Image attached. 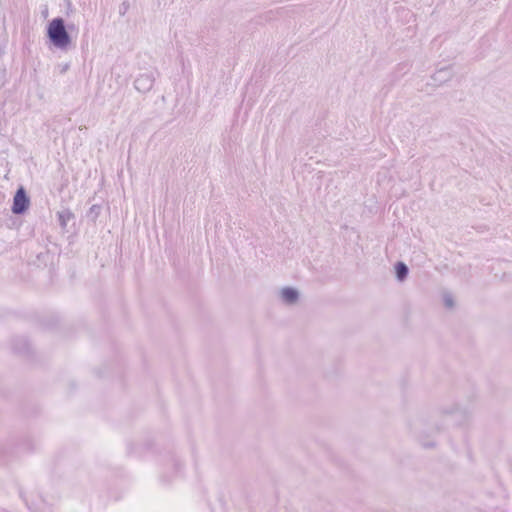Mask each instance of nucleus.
<instances>
[{
	"mask_svg": "<svg viewBox=\"0 0 512 512\" xmlns=\"http://www.w3.org/2000/svg\"><path fill=\"white\" fill-rule=\"evenodd\" d=\"M173 468L175 477L178 475L181 469V464L178 462L174 457L170 459V462L168 463V468Z\"/></svg>",
	"mask_w": 512,
	"mask_h": 512,
	"instance_id": "1a4fd4ad",
	"label": "nucleus"
},
{
	"mask_svg": "<svg viewBox=\"0 0 512 512\" xmlns=\"http://www.w3.org/2000/svg\"><path fill=\"white\" fill-rule=\"evenodd\" d=\"M395 272L397 279L402 282L406 279L409 269L404 262H397L395 265Z\"/></svg>",
	"mask_w": 512,
	"mask_h": 512,
	"instance_id": "0eeeda50",
	"label": "nucleus"
},
{
	"mask_svg": "<svg viewBox=\"0 0 512 512\" xmlns=\"http://www.w3.org/2000/svg\"><path fill=\"white\" fill-rule=\"evenodd\" d=\"M424 446H426V447H432V446H433V443H424Z\"/></svg>",
	"mask_w": 512,
	"mask_h": 512,
	"instance_id": "ddd939ff",
	"label": "nucleus"
},
{
	"mask_svg": "<svg viewBox=\"0 0 512 512\" xmlns=\"http://www.w3.org/2000/svg\"><path fill=\"white\" fill-rule=\"evenodd\" d=\"M21 497L23 498L25 505L31 512H41L42 511V508L44 505V502L42 499L33 500V499H30V497H28L26 495H22V494H21Z\"/></svg>",
	"mask_w": 512,
	"mask_h": 512,
	"instance_id": "39448f33",
	"label": "nucleus"
},
{
	"mask_svg": "<svg viewBox=\"0 0 512 512\" xmlns=\"http://www.w3.org/2000/svg\"><path fill=\"white\" fill-rule=\"evenodd\" d=\"M452 72L451 69L446 67L438 70L434 75L433 79L435 82L443 83L451 79Z\"/></svg>",
	"mask_w": 512,
	"mask_h": 512,
	"instance_id": "423d86ee",
	"label": "nucleus"
},
{
	"mask_svg": "<svg viewBox=\"0 0 512 512\" xmlns=\"http://www.w3.org/2000/svg\"><path fill=\"white\" fill-rule=\"evenodd\" d=\"M59 224L65 227L67 223L73 218L72 212L69 210H63L57 213Z\"/></svg>",
	"mask_w": 512,
	"mask_h": 512,
	"instance_id": "6e6552de",
	"label": "nucleus"
},
{
	"mask_svg": "<svg viewBox=\"0 0 512 512\" xmlns=\"http://www.w3.org/2000/svg\"><path fill=\"white\" fill-rule=\"evenodd\" d=\"M30 199L26 194L23 187H20L13 198L12 212L16 215H21L28 209Z\"/></svg>",
	"mask_w": 512,
	"mask_h": 512,
	"instance_id": "7ed1b4c3",
	"label": "nucleus"
},
{
	"mask_svg": "<svg viewBox=\"0 0 512 512\" xmlns=\"http://www.w3.org/2000/svg\"><path fill=\"white\" fill-rule=\"evenodd\" d=\"M50 42L58 49L65 50L71 43V37L66 30L65 21L61 17L52 19L47 27Z\"/></svg>",
	"mask_w": 512,
	"mask_h": 512,
	"instance_id": "f257e3e1",
	"label": "nucleus"
},
{
	"mask_svg": "<svg viewBox=\"0 0 512 512\" xmlns=\"http://www.w3.org/2000/svg\"><path fill=\"white\" fill-rule=\"evenodd\" d=\"M279 297L284 304L294 305L299 300V292L297 289L292 287H283L279 291Z\"/></svg>",
	"mask_w": 512,
	"mask_h": 512,
	"instance_id": "20e7f679",
	"label": "nucleus"
},
{
	"mask_svg": "<svg viewBox=\"0 0 512 512\" xmlns=\"http://www.w3.org/2000/svg\"><path fill=\"white\" fill-rule=\"evenodd\" d=\"M444 305L446 308H453L454 307V300L451 294L446 293L443 297Z\"/></svg>",
	"mask_w": 512,
	"mask_h": 512,
	"instance_id": "9d476101",
	"label": "nucleus"
},
{
	"mask_svg": "<svg viewBox=\"0 0 512 512\" xmlns=\"http://www.w3.org/2000/svg\"><path fill=\"white\" fill-rule=\"evenodd\" d=\"M156 75V70H149L140 73L134 80L135 89L141 93H146L150 91L154 85Z\"/></svg>",
	"mask_w": 512,
	"mask_h": 512,
	"instance_id": "f03ea898",
	"label": "nucleus"
},
{
	"mask_svg": "<svg viewBox=\"0 0 512 512\" xmlns=\"http://www.w3.org/2000/svg\"><path fill=\"white\" fill-rule=\"evenodd\" d=\"M445 428H446V426L441 424V426H437V431L444 430Z\"/></svg>",
	"mask_w": 512,
	"mask_h": 512,
	"instance_id": "f8f14e48",
	"label": "nucleus"
},
{
	"mask_svg": "<svg viewBox=\"0 0 512 512\" xmlns=\"http://www.w3.org/2000/svg\"><path fill=\"white\" fill-rule=\"evenodd\" d=\"M211 512H214V509H212V511H211Z\"/></svg>",
	"mask_w": 512,
	"mask_h": 512,
	"instance_id": "2eb2a0df",
	"label": "nucleus"
},
{
	"mask_svg": "<svg viewBox=\"0 0 512 512\" xmlns=\"http://www.w3.org/2000/svg\"><path fill=\"white\" fill-rule=\"evenodd\" d=\"M128 8H129V4L127 2H123L119 7V14L122 16L125 15Z\"/></svg>",
	"mask_w": 512,
	"mask_h": 512,
	"instance_id": "9b49d317",
	"label": "nucleus"
},
{
	"mask_svg": "<svg viewBox=\"0 0 512 512\" xmlns=\"http://www.w3.org/2000/svg\"><path fill=\"white\" fill-rule=\"evenodd\" d=\"M162 481L169 482L170 480H166L165 477L163 476Z\"/></svg>",
	"mask_w": 512,
	"mask_h": 512,
	"instance_id": "4468645a",
	"label": "nucleus"
}]
</instances>
